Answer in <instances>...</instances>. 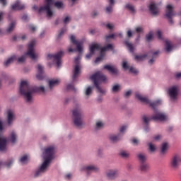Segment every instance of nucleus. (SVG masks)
Returning a JSON list of instances; mask_svg holds the SVG:
<instances>
[{
	"label": "nucleus",
	"mask_w": 181,
	"mask_h": 181,
	"mask_svg": "<svg viewBox=\"0 0 181 181\" xmlns=\"http://www.w3.org/2000/svg\"><path fill=\"white\" fill-rule=\"evenodd\" d=\"M113 8H114V6H111V5H108L107 6H106L105 8V13L107 14V15H111V13H112V11H113Z\"/></svg>",
	"instance_id": "a18cd8bd"
},
{
	"label": "nucleus",
	"mask_w": 181,
	"mask_h": 181,
	"mask_svg": "<svg viewBox=\"0 0 181 181\" xmlns=\"http://www.w3.org/2000/svg\"><path fill=\"white\" fill-rule=\"evenodd\" d=\"M165 52H167V53H170V52L173 50V45H172V42L169 40H165Z\"/></svg>",
	"instance_id": "2f4dec72"
},
{
	"label": "nucleus",
	"mask_w": 181,
	"mask_h": 181,
	"mask_svg": "<svg viewBox=\"0 0 181 181\" xmlns=\"http://www.w3.org/2000/svg\"><path fill=\"white\" fill-rule=\"evenodd\" d=\"M146 39L147 42H151V40L153 39V34L152 33V32H150L148 34L146 35Z\"/></svg>",
	"instance_id": "3c124183"
},
{
	"label": "nucleus",
	"mask_w": 181,
	"mask_h": 181,
	"mask_svg": "<svg viewBox=\"0 0 181 181\" xmlns=\"http://www.w3.org/2000/svg\"><path fill=\"white\" fill-rule=\"evenodd\" d=\"M19 160L21 165H26V163L29 162V156H28L27 155H24L20 158Z\"/></svg>",
	"instance_id": "4c0bfd02"
},
{
	"label": "nucleus",
	"mask_w": 181,
	"mask_h": 181,
	"mask_svg": "<svg viewBox=\"0 0 181 181\" xmlns=\"http://www.w3.org/2000/svg\"><path fill=\"white\" fill-rule=\"evenodd\" d=\"M127 129H128V126L127 125H123L120 127V134H125L127 132Z\"/></svg>",
	"instance_id": "864d4df0"
},
{
	"label": "nucleus",
	"mask_w": 181,
	"mask_h": 181,
	"mask_svg": "<svg viewBox=\"0 0 181 181\" xmlns=\"http://www.w3.org/2000/svg\"><path fill=\"white\" fill-rule=\"evenodd\" d=\"M132 145H134V146H138V145H139V139H133L132 140Z\"/></svg>",
	"instance_id": "6e6d98bb"
},
{
	"label": "nucleus",
	"mask_w": 181,
	"mask_h": 181,
	"mask_svg": "<svg viewBox=\"0 0 181 181\" xmlns=\"http://www.w3.org/2000/svg\"><path fill=\"white\" fill-rule=\"evenodd\" d=\"M64 55L63 51H59L57 54H48L47 57V60H52L54 63H56L57 67L62 66V57Z\"/></svg>",
	"instance_id": "0eeeda50"
},
{
	"label": "nucleus",
	"mask_w": 181,
	"mask_h": 181,
	"mask_svg": "<svg viewBox=\"0 0 181 181\" xmlns=\"http://www.w3.org/2000/svg\"><path fill=\"white\" fill-rule=\"evenodd\" d=\"M119 176V170L117 168L110 169L106 172V177L109 180H115Z\"/></svg>",
	"instance_id": "2eb2a0df"
},
{
	"label": "nucleus",
	"mask_w": 181,
	"mask_h": 181,
	"mask_svg": "<svg viewBox=\"0 0 181 181\" xmlns=\"http://www.w3.org/2000/svg\"><path fill=\"white\" fill-rule=\"evenodd\" d=\"M70 40L74 45H76V49L79 53L83 52V42L76 40V36L71 35Z\"/></svg>",
	"instance_id": "a211bd4d"
},
{
	"label": "nucleus",
	"mask_w": 181,
	"mask_h": 181,
	"mask_svg": "<svg viewBox=\"0 0 181 181\" xmlns=\"http://www.w3.org/2000/svg\"><path fill=\"white\" fill-rule=\"evenodd\" d=\"M72 119L74 125L76 128L81 129L84 128V121L83 120V109H81V105L76 103L72 110Z\"/></svg>",
	"instance_id": "20e7f679"
},
{
	"label": "nucleus",
	"mask_w": 181,
	"mask_h": 181,
	"mask_svg": "<svg viewBox=\"0 0 181 181\" xmlns=\"http://www.w3.org/2000/svg\"><path fill=\"white\" fill-rule=\"evenodd\" d=\"M135 98L136 100H139V101H140V103H143L144 104H149V103H151V100H149V98H148V97L144 95L140 92L135 93Z\"/></svg>",
	"instance_id": "f3484780"
},
{
	"label": "nucleus",
	"mask_w": 181,
	"mask_h": 181,
	"mask_svg": "<svg viewBox=\"0 0 181 181\" xmlns=\"http://www.w3.org/2000/svg\"><path fill=\"white\" fill-rule=\"evenodd\" d=\"M137 159L141 163H145L148 159V156H146V153L144 152H139L137 153Z\"/></svg>",
	"instance_id": "7c9ffc66"
},
{
	"label": "nucleus",
	"mask_w": 181,
	"mask_h": 181,
	"mask_svg": "<svg viewBox=\"0 0 181 181\" xmlns=\"http://www.w3.org/2000/svg\"><path fill=\"white\" fill-rule=\"evenodd\" d=\"M173 5L168 4L166 6L165 16L169 20L170 23H173L172 18L176 16V13L173 11Z\"/></svg>",
	"instance_id": "dca6fc26"
},
{
	"label": "nucleus",
	"mask_w": 181,
	"mask_h": 181,
	"mask_svg": "<svg viewBox=\"0 0 181 181\" xmlns=\"http://www.w3.org/2000/svg\"><path fill=\"white\" fill-rule=\"evenodd\" d=\"M121 134H110L108 136L109 141L112 144H117V142H119L121 141Z\"/></svg>",
	"instance_id": "b1692460"
},
{
	"label": "nucleus",
	"mask_w": 181,
	"mask_h": 181,
	"mask_svg": "<svg viewBox=\"0 0 181 181\" xmlns=\"http://www.w3.org/2000/svg\"><path fill=\"white\" fill-rule=\"evenodd\" d=\"M66 30H67L66 28H62L61 30L60 33L58 34L57 39H60V37H62V36H63V35H64V32H66Z\"/></svg>",
	"instance_id": "5fc2aeb1"
},
{
	"label": "nucleus",
	"mask_w": 181,
	"mask_h": 181,
	"mask_svg": "<svg viewBox=\"0 0 181 181\" xmlns=\"http://www.w3.org/2000/svg\"><path fill=\"white\" fill-rule=\"evenodd\" d=\"M79 170L80 172H86V173L88 175L90 172H98L100 168L95 165L89 164L81 165L79 168Z\"/></svg>",
	"instance_id": "ddd939ff"
},
{
	"label": "nucleus",
	"mask_w": 181,
	"mask_h": 181,
	"mask_svg": "<svg viewBox=\"0 0 181 181\" xmlns=\"http://www.w3.org/2000/svg\"><path fill=\"white\" fill-rule=\"evenodd\" d=\"M60 78H52L50 79L48 81V86H49V90H53V88L57 87V86H59L60 84Z\"/></svg>",
	"instance_id": "5701e85b"
},
{
	"label": "nucleus",
	"mask_w": 181,
	"mask_h": 181,
	"mask_svg": "<svg viewBox=\"0 0 181 181\" xmlns=\"http://www.w3.org/2000/svg\"><path fill=\"white\" fill-rule=\"evenodd\" d=\"M103 128H104V123L103 122V121L96 122L95 126V130L100 131V129H103Z\"/></svg>",
	"instance_id": "58836bf2"
},
{
	"label": "nucleus",
	"mask_w": 181,
	"mask_h": 181,
	"mask_svg": "<svg viewBox=\"0 0 181 181\" xmlns=\"http://www.w3.org/2000/svg\"><path fill=\"white\" fill-rule=\"evenodd\" d=\"M5 131H6V128L4 124V122L2 120H0V132H5Z\"/></svg>",
	"instance_id": "603ef678"
},
{
	"label": "nucleus",
	"mask_w": 181,
	"mask_h": 181,
	"mask_svg": "<svg viewBox=\"0 0 181 181\" xmlns=\"http://www.w3.org/2000/svg\"><path fill=\"white\" fill-rule=\"evenodd\" d=\"M13 163H15V159L13 158H8L7 160H6V168L9 169V168L12 167Z\"/></svg>",
	"instance_id": "ea45409f"
},
{
	"label": "nucleus",
	"mask_w": 181,
	"mask_h": 181,
	"mask_svg": "<svg viewBox=\"0 0 181 181\" xmlns=\"http://www.w3.org/2000/svg\"><path fill=\"white\" fill-rule=\"evenodd\" d=\"M6 168V160H0V168Z\"/></svg>",
	"instance_id": "69168bd1"
},
{
	"label": "nucleus",
	"mask_w": 181,
	"mask_h": 181,
	"mask_svg": "<svg viewBox=\"0 0 181 181\" xmlns=\"http://www.w3.org/2000/svg\"><path fill=\"white\" fill-rule=\"evenodd\" d=\"M25 4H21V1H16L13 5H11L12 11H22V9H25Z\"/></svg>",
	"instance_id": "393cba45"
},
{
	"label": "nucleus",
	"mask_w": 181,
	"mask_h": 181,
	"mask_svg": "<svg viewBox=\"0 0 181 181\" xmlns=\"http://www.w3.org/2000/svg\"><path fill=\"white\" fill-rule=\"evenodd\" d=\"M148 149L151 152L153 153L156 151V145L153 144V143H148Z\"/></svg>",
	"instance_id": "49530a36"
},
{
	"label": "nucleus",
	"mask_w": 181,
	"mask_h": 181,
	"mask_svg": "<svg viewBox=\"0 0 181 181\" xmlns=\"http://www.w3.org/2000/svg\"><path fill=\"white\" fill-rule=\"evenodd\" d=\"M92 18H95L96 16H98L100 15V12L97 10H93L90 13Z\"/></svg>",
	"instance_id": "4d7b16f0"
},
{
	"label": "nucleus",
	"mask_w": 181,
	"mask_h": 181,
	"mask_svg": "<svg viewBox=\"0 0 181 181\" xmlns=\"http://www.w3.org/2000/svg\"><path fill=\"white\" fill-rule=\"evenodd\" d=\"M148 54H144L143 55H136L135 56V60L136 62H142L146 57H147Z\"/></svg>",
	"instance_id": "c03bdc74"
},
{
	"label": "nucleus",
	"mask_w": 181,
	"mask_h": 181,
	"mask_svg": "<svg viewBox=\"0 0 181 181\" xmlns=\"http://www.w3.org/2000/svg\"><path fill=\"white\" fill-rule=\"evenodd\" d=\"M8 149V140L4 136H0V152H5Z\"/></svg>",
	"instance_id": "412c9836"
},
{
	"label": "nucleus",
	"mask_w": 181,
	"mask_h": 181,
	"mask_svg": "<svg viewBox=\"0 0 181 181\" xmlns=\"http://www.w3.org/2000/svg\"><path fill=\"white\" fill-rule=\"evenodd\" d=\"M100 49L98 51L100 52V55L96 58L95 63H100V62L104 59V57L105 56V52L107 50H112V49H114L112 44H108L104 47H101V45H100Z\"/></svg>",
	"instance_id": "9b49d317"
},
{
	"label": "nucleus",
	"mask_w": 181,
	"mask_h": 181,
	"mask_svg": "<svg viewBox=\"0 0 181 181\" xmlns=\"http://www.w3.org/2000/svg\"><path fill=\"white\" fill-rule=\"evenodd\" d=\"M103 96L99 95L97 98H96V103H98V104L103 103Z\"/></svg>",
	"instance_id": "774afa93"
},
{
	"label": "nucleus",
	"mask_w": 181,
	"mask_h": 181,
	"mask_svg": "<svg viewBox=\"0 0 181 181\" xmlns=\"http://www.w3.org/2000/svg\"><path fill=\"white\" fill-rule=\"evenodd\" d=\"M6 117H7V125L8 127H12L13 125V122L16 120V113H15V110L12 109H8L6 111Z\"/></svg>",
	"instance_id": "f8f14e48"
},
{
	"label": "nucleus",
	"mask_w": 181,
	"mask_h": 181,
	"mask_svg": "<svg viewBox=\"0 0 181 181\" xmlns=\"http://www.w3.org/2000/svg\"><path fill=\"white\" fill-rule=\"evenodd\" d=\"M130 73H132L133 74H138V70L135 69L134 67L132 66L129 68Z\"/></svg>",
	"instance_id": "052dcab7"
},
{
	"label": "nucleus",
	"mask_w": 181,
	"mask_h": 181,
	"mask_svg": "<svg viewBox=\"0 0 181 181\" xmlns=\"http://www.w3.org/2000/svg\"><path fill=\"white\" fill-rule=\"evenodd\" d=\"M151 118L154 121H158L159 122H166L169 119V116L163 112L156 110L152 115Z\"/></svg>",
	"instance_id": "9d476101"
},
{
	"label": "nucleus",
	"mask_w": 181,
	"mask_h": 181,
	"mask_svg": "<svg viewBox=\"0 0 181 181\" xmlns=\"http://www.w3.org/2000/svg\"><path fill=\"white\" fill-rule=\"evenodd\" d=\"M71 18L70 16H67L66 17H65V18L64 19V23H65V25H67V23H69V22H70L71 21Z\"/></svg>",
	"instance_id": "338daca9"
},
{
	"label": "nucleus",
	"mask_w": 181,
	"mask_h": 181,
	"mask_svg": "<svg viewBox=\"0 0 181 181\" xmlns=\"http://www.w3.org/2000/svg\"><path fill=\"white\" fill-rule=\"evenodd\" d=\"M15 26H16V21H11V22L9 23L8 26L5 30V35H9L13 32V30L15 29Z\"/></svg>",
	"instance_id": "cd10ccee"
},
{
	"label": "nucleus",
	"mask_w": 181,
	"mask_h": 181,
	"mask_svg": "<svg viewBox=\"0 0 181 181\" xmlns=\"http://www.w3.org/2000/svg\"><path fill=\"white\" fill-rule=\"evenodd\" d=\"M125 45L128 47L129 52H131V53H134V50L135 49V48L134 47V45H132V43L128 41H125Z\"/></svg>",
	"instance_id": "37998d69"
},
{
	"label": "nucleus",
	"mask_w": 181,
	"mask_h": 181,
	"mask_svg": "<svg viewBox=\"0 0 181 181\" xmlns=\"http://www.w3.org/2000/svg\"><path fill=\"white\" fill-rule=\"evenodd\" d=\"M66 89L68 90H71V91H74L75 93H77V89L76 88V87H74V86L71 83H69L66 86Z\"/></svg>",
	"instance_id": "09e8293b"
},
{
	"label": "nucleus",
	"mask_w": 181,
	"mask_h": 181,
	"mask_svg": "<svg viewBox=\"0 0 181 181\" xmlns=\"http://www.w3.org/2000/svg\"><path fill=\"white\" fill-rule=\"evenodd\" d=\"M162 103H163L162 99H158V100H155L154 102H151V101L150 100V103H148V105L150 107H151V108L155 109V108H156V107H158V105H162Z\"/></svg>",
	"instance_id": "473e14b6"
},
{
	"label": "nucleus",
	"mask_w": 181,
	"mask_h": 181,
	"mask_svg": "<svg viewBox=\"0 0 181 181\" xmlns=\"http://www.w3.org/2000/svg\"><path fill=\"white\" fill-rule=\"evenodd\" d=\"M149 11L152 15H158V13H159V7H158V4L151 2L149 6Z\"/></svg>",
	"instance_id": "bb28decb"
},
{
	"label": "nucleus",
	"mask_w": 181,
	"mask_h": 181,
	"mask_svg": "<svg viewBox=\"0 0 181 181\" xmlns=\"http://www.w3.org/2000/svg\"><path fill=\"white\" fill-rule=\"evenodd\" d=\"M125 9L129 11L131 13H134L135 12V6L131 4H127L125 5Z\"/></svg>",
	"instance_id": "79ce46f5"
},
{
	"label": "nucleus",
	"mask_w": 181,
	"mask_h": 181,
	"mask_svg": "<svg viewBox=\"0 0 181 181\" xmlns=\"http://www.w3.org/2000/svg\"><path fill=\"white\" fill-rule=\"evenodd\" d=\"M81 62V57L78 56L74 59L75 66L74 67L73 71V81L76 80L78 76H80L81 73V64H80Z\"/></svg>",
	"instance_id": "6e6552de"
},
{
	"label": "nucleus",
	"mask_w": 181,
	"mask_h": 181,
	"mask_svg": "<svg viewBox=\"0 0 181 181\" xmlns=\"http://www.w3.org/2000/svg\"><path fill=\"white\" fill-rule=\"evenodd\" d=\"M35 93H46L43 86H32L28 81H22L20 85V93L24 97L26 103H33V94Z\"/></svg>",
	"instance_id": "f03ea898"
},
{
	"label": "nucleus",
	"mask_w": 181,
	"mask_h": 181,
	"mask_svg": "<svg viewBox=\"0 0 181 181\" xmlns=\"http://www.w3.org/2000/svg\"><path fill=\"white\" fill-rule=\"evenodd\" d=\"M45 5L43 6H41L39 8L40 13H42V12H46L47 16L48 18H52L53 16V11H52V7L53 5L56 6L58 9H62L63 8V2L62 1H57L54 3V0H45Z\"/></svg>",
	"instance_id": "39448f33"
},
{
	"label": "nucleus",
	"mask_w": 181,
	"mask_h": 181,
	"mask_svg": "<svg viewBox=\"0 0 181 181\" xmlns=\"http://www.w3.org/2000/svg\"><path fill=\"white\" fill-rule=\"evenodd\" d=\"M153 141H160L162 139V135L160 134H157L153 137Z\"/></svg>",
	"instance_id": "680f3d73"
},
{
	"label": "nucleus",
	"mask_w": 181,
	"mask_h": 181,
	"mask_svg": "<svg viewBox=\"0 0 181 181\" xmlns=\"http://www.w3.org/2000/svg\"><path fill=\"white\" fill-rule=\"evenodd\" d=\"M35 46H36V40H32L28 44L27 52L21 57L17 55V62L20 64H23V63L26 62L27 56H28L30 59H32V60H37L39 55L35 52Z\"/></svg>",
	"instance_id": "7ed1b4c3"
},
{
	"label": "nucleus",
	"mask_w": 181,
	"mask_h": 181,
	"mask_svg": "<svg viewBox=\"0 0 181 181\" xmlns=\"http://www.w3.org/2000/svg\"><path fill=\"white\" fill-rule=\"evenodd\" d=\"M104 69L108 70L110 73H112L114 76H117L118 73H119L118 69L114 65H105Z\"/></svg>",
	"instance_id": "a878e982"
},
{
	"label": "nucleus",
	"mask_w": 181,
	"mask_h": 181,
	"mask_svg": "<svg viewBox=\"0 0 181 181\" xmlns=\"http://www.w3.org/2000/svg\"><path fill=\"white\" fill-rule=\"evenodd\" d=\"M106 28L110 30H114V28H115V25L113 23H107L106 24Z\"/></svg>",
	"instance_id": "13d9d810"
},
{
	"label": "nucleus",
	"mask_w": 181,
	"mask_h": 181,
	"mask_svg": "<svg viewBox=\"0 0 181 181\" xmlns=\"http://www.w3.org/2000/svg\"><path fill=\"white\" fill-rule=\"evenodd\" d=\"M168 94L170 97V100L173 103L177 101V95H179V86L174 85L170 87L168 90Z\"/></svg>",
	"instance_id": "1a4fd4ad"
},
{
	"label": "nucleus",
	"mask_w": 181,
	"mask_h": 181,
	"mask_svg": "<svg viewBox=\"0 0 181 181\" xmlns=\"http://www.w3.org/2000/svg\"><path fill=\"white\" fill-rule=\"evenodd\" d=\"M170 165L173 169H177L179 168V156L174 155L170 159Z\"/></svg>",
	"instance_id": "aec40b11"
},
{
	"label": "nucleus",
	"mask_w": 181,
	"mask_h": 181,
	"mask_svg": "<svg viewBox=\"0 0 181 181\" xmlns=\"http://www.w3.org/2000/svg\"><path fill=\"white\" fill-rule=\"evenodd\" d=\"M142 121L145 125H148V124H149V122H151V117H149L146 115H144L142 117Z\"/></svg>",
	"instance_id": "de8ad7c7"
},
{
	"label": "nucleus",
	"mask_w": 181,
	"mask_h": 181,
	"mask_svg": "<svg viewBox=\"0 0 181 181\" xmlns=\"http://www.w3.org/2000/svg\"><path fill=\"white\" fill-rule=\"evenodd\" d=\"M158 39H160V40H163V37H162V32L160 30H158L156 33Z\"/></svg>",
	"instance_id": "0e129e2a"
},
{
	"label": "nucleus",
	"mask_w": 181,
	"mask_h": 181,
	"mask_svg": "<svg viewBox=\"0 0 181 181\" xmlns=\"http://www.w3.org/2000/svg\"><path fill=\"white\" fill-rule=\"evenodd\" d=\"M84 94L86 98H88L93 94V86H88L85 88Z\"/></svg>",
	"instance_id": "f704fd0d"
},
{
	"label": "nucleus",
	"mask_w": 181,
	"mask_h": 181,
	"mask_svg": "<svg viewBox=\"0 0 181 181\" xmlns=\"http://www.w3.org/2000/svg\"><path fill=\"white\" fill-rule=\"evenodd\" d=\"M121 85L119 83H115L112 87V93H119L121 91Z\"/></svg>",
	"instance_id": "e433bc0d"
},
{
	"label": "nucleus",
	"mask_w": 181,
	"mask_h": 181,
	"mask_svg": "<svg viewBox=\"0 0 181 181\" xmlns=\"http://www.w3.org/2000/svg\"><path fill=\"white\" fill-rule=\"evenodd\" d=\"M100 45L97 43H93L89 46V53L86 55V59L87 60H90L91 57H93V54L95 53L96 52H99L100 50Z\"/></svg>",
	"instance_id": "4468645a"
},
{
	"label": "nucleus",
	"mask_w": 181,
	"mask_h": 181,
	"mask_svg": "<svg viewBox=\"0 0 181 181\" xmlns=\"http://www.w3.org/2000/svg\"><path fill=\"white\" fill-rule=\"evenodd\" d=\"M122 67L123 69H124V70H128V69H129V65H128V62L123 61Z\"/></svg>",
	"instance_id": "bf43d9fd"
},
{
	"label": "nucleus",
	"mask_w": 181,
	"mask_h": 181,
	"mask_svg": "<svg viewBox=\"0 0 181 181\" xmlns=\"http://www.w3.org/2000/svg\"><path fill=\"white\" fill-rule=\"evenodd\" d=\"M54 153H56V146L53 144L47 146L44 148L42 154L43 161L33 173V177L35 179L40 177V176L45 175L49 170L50 163L54 159Z\"/></svg>",
	"instance_id": "f257e3e1"
},
{
	"label": "nucleus",
	"mask_w": 181,
	"mask_h": 181,
	"mask_svg": "<svg viewBox=\"0 0 181 181\" xmlns=\"http://www.w3.org/2000/svg\"><path fill=\"white\" fill-rule=\"evenodd\" d=\"M119 156H120V158H122V159H128V158L131 156V154L127 151L122 150L119 153Z\"/></svg>",
	"instance_id": "72a5a7b5"
},
{
	"label": "nucleus",
	"mask_w": 181,
	"mask_h": 181,
	"mask_svg": "<svg viewBox=\"0 0 181 181\" xmlns=\"http://www.w3.org/2000/svg\"><path fill=\"white\" fill-rule=\"evenodd\" d=\"M17 59H18V55L13 54L10 57H8L6 61L4 62V66H6V67H8V66H10V64H12L13 62H16Z\"/></svg>",
	"instance_id": "c756f323"
},
{
	"label": "nucleus",
	"mask_w": 181,
	"mask_h": 181,
	"mask_svg": "<svg viewBox=\"0 0 181 181\" xmlns=\"http://www.w3.org/2000/svg\"><path fill=\"white\" fill-rule=\"evenodd\" d=\"M168 149H169V144L167 142L163 143L161 145V153L162 155H165L166 152H168Z\"/></svg>",
	"instance_id": "c9c22d12"
},
{
	"label": "nucleus",
	"mask_w": 181,
	"mask_h": 181,
	"mask_svg": "<svg viewBox=\"0 0 181 181\" xmlns=\"http://www.w3.org/2000/svg\"><path fill=\"white\" fill-rule=\"evenodd\" d=\"M37 74L36 75V78L37 80H43V71H44V67L41 64H38L37 66Z\"/></svg>",
	"instance_id": "c85d7f7f"
},
{
	"label": "nucleus",
	"mask_w": 181,
	"mask_h": 181,
	"mask_svg": "<svg viewBox=\"0 0 181 181\" xmlns=\"http://www.w3.org/2000/svg\"><path fill=\"white\" fill-rule=\"evenodd\" d=\"M90 79L92 80L95 87L100 94H106L107 90L103 89V88L100 86V84H101V83H107V78L105 75L103 74L100 71H98L90 76Z\"/></svg>",
	"instance_id": "423d86ee"
},
{
	"label": "nucleus",
	"mask_w": 181,
	"mask_h": 181,
	"mask_svg": "<svg viewBox=\"0 0 181 181\" xmlns=\"http://www.w3.org/2000/svg\"><path fill=\"white\" fill-rule=\"evenodd\" d=\"M132 94V90H129L124 93V97L126 98H128V97H131V95Z\"/></svg>",
	"instance_id": "e2e57ef3"
},
{
	"label": "nucleus",
	"mask_w": 181,
	"mask_h": 181,
	"mask_svg": "<svg viewBox=\"0 0 181 181\" xmlns=\"http://www.w3.org/2000/svg\"><path fill=\"white\" fill-rule=\"evenodd\" d=\"M115 37H117V34L115 33L108 35L105 37V41L110 42V39H115Z\"/></svg>",
	"instance_id": "8fccbe9b"
},
{
	"label": "nucleus",
	"mask_w": 181,
	"mask_h": 181,
	"mask_svg": "<svg viewBox=\"0 0 181 181\" xmlns=\"http://www.w3.org/2000/svg\"><path fill=\"white\" fill-rule=\"evenodd\" d=\"M147 56H150V57H151V59L148 61V64H153V63H155V61L156 60V58L158 57V56H159V50L150 51L148 53Z\"/></svg>",
	"instance_id": "4be33fe9"
},
{
	"label": "nucleus",
	"mask_w": 181,
	"mask_h": 181,
	"mask_svg": "<svg viewBox=\"0 0 181 181\" xmlns=\"http://www.w3.org/2000/svg\"><path fill=\"white\" fill-rule=\"evenodd\" d=\"M18 133L16 131H11L8 136V141L12 145H15L18 142Z\"/></svg>",
	"instance_id": "6ab92c4d"
},
{
	"label": "nucleus",
	"mask_w": 181,
	"mask_h": 181,
	"mask_svg": "<svg viewBox=\"0 0 181 181\" xmlns=\"http://www.w3.org/2000/svg\"><path fill=\"white\" fill-rule=\"evenodd\" d=\"M140 169L142 172H148V170L151 169V166L149 165V164L142 163L140 166Z\"/></svg>",
	"instance_id": "a19ab883"
}]
</instances>
